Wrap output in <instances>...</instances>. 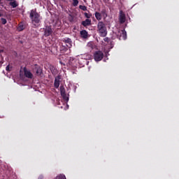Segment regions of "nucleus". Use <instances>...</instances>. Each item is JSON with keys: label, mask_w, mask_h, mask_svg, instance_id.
<instances>
[{"label": "nucleus", "mask_w": 179, "mask_h": 179, "mask_svg": "<svg viewBox=\"0 0 179 179\" xmlns=\"http://www.w3.org/2000/svg\"><path fill=\"white\" fill-rule=\"evenodd\" d=\"M2 16H3V15H2V13H0V17H2Z\"/></svg>", "instance_id": "nucleus-29"}, {"label": "nucleus", "mask_w": 179, "mask_h": 179, "mask_svg": "<svg viewBox=\"0 0 179 179\" xmlns=\"http://www.w3.org/2000/svg\"><path fill=\"white\" fill-rule=\"evenodd\" d=\"M0 64H3V58L1 57V59L0 61Z\"/></svg>", "instance_id": "nucleus-27"}, {"label": "nucleus", "mask_w": 179, "mask_h": 179, "mask_svg": "<svg viewBox=\"0 0 179 179\" xmlns=\"http://www.w3.org/2000/svg\"><path fill=\"white\" fill-rule=\"evenodd\" d=\"M61 50L62 51H67L68 50V48H66L64 45H62V48H61Z\"/></svg>", "instance_id": "nucleus-24"}, {"label": "nucleus", "mask_w": 179, "mask_h": 179, "mask_svg": "<svg viewBox=\"0 0 179 179\" xmlns=\"http://www.w3.org/2000/svg\"><path fill=\"white\" fill-rule=\"evenodd\" d=\"M55 179H66V177L64 174L57 176Z\"/></svg>", "instance_id": "nucleus-19"}, {"label": "nucleus", "mask_w": 179, "mask_h": 179, "mask_svg": "<svg viewBox=\"0 0 179 179\" xmlns=\"http://www.w3.org/2000/svg\"><path fill=\"white\" fill-rule=\"evenodd\" d=\"M103 58H104V54L103 53V52L99 50V51H96L94 53V59L96 62L101 61Z\"/></svg>", "instance_id": "nucleus-4"}, {"label": "nucleus", "mask_w": 179, "mask_h": 179, "mask_svg": "<svg viewBox=\"0 0 179 179\" xmlns=\"http://www.w3.org/2000/svg\"><path fill=\"white\" fill-rule=\"evenodd\" d=\"M32 72H34L36 76H41V74L43 73V68L38 64H34L32 66Z\"/></svg>", "instance_id": "nucleus-3"}, {"label": "nucleus", "mask_w": 179, "mask_h": 179, "mask_svg": "<svg viewBox=\"0 0 179 179\" xmlns=\"http://www.w3.org/2000/svg\"><path fill=\"white\" fill-rule=\"evenodd\" d=\"M23 71L25 78H27L28 79H33V73H31L30 71L27 70V68L24 67Z\"/></svg>", "instance_id": "nucleus-9"}, {"label": "nucleus", "mask_w": 179, "mask_h": 179, "mask_svg": "<svg viewBox=\"0 0 179 179\" xmlns=\"http://www.w3.org/2000/svg\"><path fill=\"white\" fill-rule=\"evenodd\" d=\"M95 17L96 19V20H99V22H101L100 20H101V19H103V15H101V13L99 12H95L94 13Z\"/></svg>", "instance_id": "nucleus-15"}, {"label": "nucleus", "mask_w": 179, "mask_h": 179, "mask_svg": "<svg viewBox=\"0 0 179 179\" xmlns=\"http://www.w3.org/2000/svg\"><path fill=\"white\" fill-rule=\"evenodd\" d=\"M81 24L84 26V27H87V26H90V24H92V20L86 19L85 20L83 21Z\"/></svg>", "instance_id": "nucleus-12"}, {"label": "nucleus", "mask_w": 179, "mask_h": 179, "mask_svg": "<svg viewBox=\"0 0 179 179\" xmlns=\"http://www.w3.org/2000/svg\"><path fill=\"white\" fill-rule=\"evenodd\" d=\"M2 52H3V50H0V54H2Z\"/></svg>", "instance_id": "nucleus-28"}, {"label": "nucleus", "mask_w": 179, "mask_h": 179, "mask_svg": "<svg viewBox=\"0 0 179 179\" xmlns=\"http://www.w3.org/2000/svg\"><path fill=\"white\" fill-rule=\"evenodd\" d=\"M127 20V17L125 16V13H124V11L120 10V15H119V21L121 24H124V22Z\"/></svg>", "instance_id": "nucleus-7"}, {"label": "nucleus", "mask_w": 179, "mask_h": 179, "mask_svg": "<svg viewBox=\"0 0 179 179\" xmlns=\"http://www.w3.org/2000/svg\"><path fill=\"white\" fill-rule=\"evenodd\" d=\"M52 34V29L51 26H48L45 28L44 36L45 37H48Z\"/></svg>", "instance_id": "nucleus-8"}, {"label": "nucleus", "mask_w": 179, "mask_h": 179, "mask_svg": "<svg viewBox=\"0 0 179 179\" xmlns=\"http://www.w3.org/2000/svg\"><path fill=\"white\" fill-rule=\"evenodd\" d=\"M103 41L106 42V43H110V38H105L104 39H103Z\"/></svg>", "instance_id": "nucleus-25"}, {"label": "nucleus", "mask_w": 179, "mask_h": 179, "mask_svg": "<svg viewBox=\"0 0 179 179\" xmlns=\"http://www.w3.org/2000/svg\"><path fill=\"white\" fill-rule=\"evenodd\" d=\"M0 3H1V0H0Z\"/></svg>", "instance_id": "nucleus-31"}, {"label": "nucleus", "mask_w": 179, "mask_h": 179, "mask_svg": "<svg viewBox=\"0 0 179 179\" xmlns=\"http://www.w3.org/2000/svg\"><path fill=\"white\" fill-rule=\"evenodd\" d=\"M9 4L10 6H12V8H17V6H19V4L16 2V1H10Z\"/></svg>", "instance_id": "nucleus-17"}, {"label": "nucleus", "mask_w": 179, "mask_h": 179, "mask_svg": "<svg viewBox=\"0 0 179 179\" xmlns=\"http://www.w3.org/2000/svg\"><path fill=\"white\" fill-rule=\"evenodd\" d=\"M7 1H12V0H7Z\"/></svg>", "instance_id": "nucleus-30"}, {"label": "nucleus", "mask_w": 179, "mask_h": 179, "mask_svg": "<svg viewBox=\"0 0 179 179\" xmlns=\"http://www.w3.org/2000/svg\"><path fill=\"white\" fill-rule=\"evenodd\" d=\"M101 14L102 15V17H103V19H106L108 16L107 10H106V8L102 9L101 11Z\"/></svg>", "instance_id": "nucleus-16"}, {"label": "nucleus", "mask_w": 179, "mask_h": 179, "mask_svg": "<svg viewBox=\"0 0 179 179\" xmlns=\"http://www.w3.org/2000/svg\"><path fill=\"white\" fill-rule=\"evenodd\" d=\"M26 29V27L24 26V23L23 22H21L18 24V26L17 27V30L18 31H23Z\"/></svg>", "instance_id": "nucleus-11"}, {"label": "nucleus", "mask_w": 179, "mask_h": 179, "mask_svg": "<svg viewBox=\"0 0 179 179\" xmlns=\"http://www.w3.org/2000/svg\"><path fill=\"white\" fill-rule=\"evenodd\" d=\"M78 4H79V1L73 0V6H78Z\"/></svg>", "instance_id": "nucleus-21"}, {"label": "nucleus", "mask_w": 179, "mask_h": 179, "mask_svg": "<svg viewBox=\"0 0 179 179\" xmlns=\"http://www.w3.org/2000/svg\"><path fill=\"white\" fill-rule=\"evenodd\" d=\"M84 15L87 17V19H90V17H92V14H89L87 13H85Z\"/></svg>", "instance_id": "nucleus-23"}, {"label": "nucleus", "mask_w": 179, "mask_h": 179, "mask_svg": "<svg viewBox=\"0 0 179 179\" xmlns=\"http://www.w3.org/2000/svg\"><path fill=\"white\" fill-rule=\"evenodd\" d=\"M80 36L82 37V38H87L89 34L87 33V31L86 30H82L80 32Z\"/></svg>", "instance_id": "nucleus-13"}, {"label": "nucleus", "mask_w": 179, "mask_h": 179, "mask_svg": "<svg viewBox=\"0 0 179 179\" xmlns=\"http://www.w3.org/2000/svg\"><path fill=\"white\" fill-rule=\"evenodd\" d=\"M97 33L99 34L100 37H106L107 36V27L106 24L102 21H99L97 24Z\"/></svg>", "instance_id": "nucleus-2"}, {"label": "nucleus", "mask_w": 179, "mask_h": 179, "mask_svg": "<svg viewBox=\"0 0 179 179\" xmlns=\"http://www.w3.org/2000/svg\"><path fill=\"white\" fill-rule=\"evenodd\" d=\"M50 71H51V73H52V75H54V76H55L58 73V71L55 67H52L50 69Z\"/></svg>", "instance_id": "nucleus-18"}, {"label": "nucleus", "mask_w": 179, "mask_h": 179, "mask_svg": "<svg viewBox=\"0 0 179 179\" xmlns=\"http://www.w3.org/2000/svg\"><path fill=\"white\" fill-rule=\"evenodd\" d=\"M62 41L66 44V47H67V48H71V47H72V40H71V38H64L62 39Z\"/></svg>", "instance_id": "nucleus-10"}, {"label": "nucleus", "mask_w": 179, "mask_h": 179, "mask_svg": "<svg viewBox=\"0 0 179 179\" xmlns=\"http://www.w3.org/2000/svg\"><path fill=\"white\" fill-rule=\"evenodd\" d=\"M117 36L119 37V40H127V31L125 29L119 30Z\"/></svg>", "instance_id": "nucleus-5"}, {"label": "nucleus", "mask_w": 179, "mask_h": 179, "mask_svg": "<svg viewBox=\"0 0 179 179\" xmlns=\"http://www.w3.org/2000/svg\"><path fill=\"white\" fill-rule=\"evenodd\" d=\"M1 20L2 24H6V23H8V21L6 20V19L3 17L1 18Z\"/></svg>", "instance_id": "nucleus-22"}, {"label": "nucleus", "mask_w": 179, "mask_h": 179, "mask_svg": "<svg viewBox=\"0 0 179 179\" xmlns=\"http://www.w3.org/2000/svg\"><path fill=\"white\" fill-rule=\"evenodd\" d=\"M6 70L9 72V71H10V67H9V65H8L6 67Z\"/></svg>", "instance_id": "nucleus-26"}, {"label": "nucleus", "mask_w": 179, "mask_h": 179, "mask_svg": "<svg viewBox=\"0 0 179 179\" xmlns=\"http://www.w3.org/2000/svg\"><path fill=\"white\" fill-rule=\"evenodd\" d=\"M29 17L31 20V23L34 26H36V24H38L40 22H41V17L40 16V14L36 11V10H31Z\"/></svg>", "instance_id": "nucleus-1"}, {"label": "nucleus", "mask_w": 179, "mask_h": 179, "mask_svg": "<svg viewBox=\"0 0 179 179\" xmlns=\"http://www.w3.org/2000/svg\"><path fill=\"white\" fill-rule=\"evenodd\" d=\"M79 8L81 9V10H87V7L86 6H79Z\"/></svg>", "instance_id": "nucleus-20"}, {"label": "nucleus", "mask_w": 179, "mask_h": 179, "mask_svg": "<svg viewBox=\"0 0 179 179\" xmlns=\"http://www.w3.org/2000/svg\"><path fill=\"white\" fill-rule=\"evenodd\" d=\"M59 76H57V78H55L54 83V86L55 89H58V87H59Z\"/></svg>", "instance_id": "nucleus-14"}, {"label": "nucleus", "mask_w": 179, "mask_h": 179, "mask_svg": "<svg viewBox=\"0 0 179 179\" xmlns=\"http://www.w3.org/2000/svg\"><path fill=\"white\" fill-rule=\"evenodd\" d=\"M60 93L62 99L65 100V101H69V98L66 96V92L65 91V87H64V85L60 86Z\"/></svg>", "instance_id": "nucleus-6"}]
</instances>
